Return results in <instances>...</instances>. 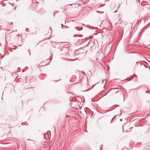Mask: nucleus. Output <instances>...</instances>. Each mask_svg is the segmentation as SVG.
<instances>
[{
	"label": "nucleus",
	"instance_id": "1",
	"mask_svg": "<svg viewBox=\"0 0 150 150\" xmlns=\"http://www.w3.org/2000/svg\"><path fill=\"white\" fill-rule=\"evenodd\" d=\"M35 32H36V31H35V34H36V33H35Z\"/></svg>",
	"mask_w": 150,
	"mask_h": 150
}]
</instances>
